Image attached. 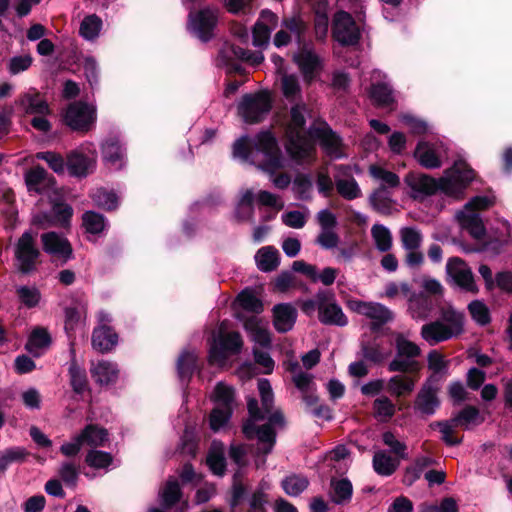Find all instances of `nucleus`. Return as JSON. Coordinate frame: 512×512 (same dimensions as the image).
I'll list each match as a JSON object with an SVG mask.
<instances>
[{"label": "nucleus", "mask_w": 512, "mask_h": 512, "mask_svg": "<svg viewBox=\"0 0 512 512\" xmlns=\"http://www.w3.org/2000/svg\"><path fill=\"white\" fill-rule=\"evenodd\" d=\"M395 348L396 355L388 364L390 372L416 374L422 369V363L418 360L422 351L416 343L410 341L404 334L397 333Z\"/></svg>", "instance_id": "obj_6"}, {"label": "nucleus", "mask_w": 512, "mask_h": 512, "mask_svg": "<svg viewBox=\"0 0 512 512\" xmlns=\"http://www.w3.org/2000/svg\"><path fill=\"white\" fill-rule=\"evenodd\" d=\"M233 157L253 164L268 173L276 188L285 189L289 186L291 178L286 173L274 174L284 167V158L281 155L274 135L269 131L260 132L253 142L247 136L236 140L233 145Z\"/></svg>", "instance_id": "obj_2"}, {"label": "nucleus", "mask_w": 512, "mask_h": 512, "mask_svg": "<svg viewBox=\"0 0 512 512\" xmlns=\"http://www.w3.org/2000/svg\"><path fill=\"white\" fill-rule=\"evenodd\" d=\"M433 460L429 456H419L417 457L413 464L408 466L405 470L404 476H403V483L407 486H411L415 481H417L423 471L432 465Z\"/></svg>", "instance_id": "obj_44"}, {"label": "nucleus", "mask_w": 512, "mask_h": 512, "mask_svg": "<svg viewBox=\"0 0 512 512\" xmlns=\"http://www.w3.org/2000/svg\"><path fill=\"white\" fill-rule=\"evenodd\" d=\"M277 24L278 17L275 13L269 10L262 11L253 28V45L259 48L266 47L269 44L271 32Z\"/></svg>", "instance_id": "obj_18"}, {"label": "nucleus", "mask_w": 512, "mask_h": 512, "mask_svg": "<svg viewBox=\"0 0 512 512\" xmlns=\"http://www.w3.org/2000/svg\"><path fill=\"white\" fill-rule=\"evenodd\" d=\"M371 236L378 251L386 253L391 250L393 237L386 226L374 224L371 228Z\"/></svg>", "instance_id": "obj_45"}, {"label": "nucleus", "mask_w": 512, "mask_h": 512, "mask_svg": "<svg viewBox=\"0 0 512 512\" xmlns=\"http://www.w3.org/2000/svg\"><path fill=\"white\" fill-rule=\"evenodd\" d=\"M93 202L100 208L105 210H113L118 206V197L112 192L104 188H97L91 194Z\"/></svg>", "instance_id": "obj_55"}, {"label": "nucleus", "mask_w": 512, "mask_h": 512, "mask_svg": "<svg viewBox=\"0 0 512 512\" xmlns=\"http://www.w3.org/2000/svg\"><path fill=\"white\" fill-rule=\"evenodd\" d=\"M349 167L337 166L338 175L335 176V187L338 194L346 200H354L361 197L362 192L353 176L349 173Z\"/></svg>", "instance_id": "obj_22"}, {"label": "nucleus", "mask_w": 512, "mask_h": 512, "mask_svg": "<svg viewBox=\"0 0 512 512\" xmlns=\"http://www.w3.org/2000/svg\"><path fill=\"white\" fill-rule=\"evenodd\" d=\"M308 485V479L305 476L297 474H291L285 477L281 482V486L285 493L292 497L300 495Z\"/></svg>", "instance_id": "obj_52"}, {"label": "nucleus", "mask_w": 512, "mask_h": 512, "mask_svg": "<svg viewBox=\"0 0 512 512\" xmlns=\"http://www.w3.org/2000/svg\"><path fill=\"white\" fill-rule=\"evenodd\" d=\"M70 384L74 392L81 394L87 389L88 381L86 372L73 358L69 366Z\"/></svg>", "instance_id": "obj_54"}, {"label": "nucleus", "mask_w": 512, "mask_h": 512, "mask_svg": "<svg viewBox=\"0 0 512 512\" xmlns=\"http://www.w3.org/2000/svg\"><path fill=\"white\" fill-rule=\"evenodd\" d=\"M235 392L232 386L219 382L211 395L215 407L210 413V428L219 431L229 421L234 407Z\"/></svg>", "instance_id": "obj_7"}, {"label": "nucleus", "mask_w": 512, "mask_h": 512, "mask_svg": "<svg viewBox=\"0 0 512 512\" xmlns=\"http://www.w3.org/2000/svg\"><path fill=\"white\" fill-rule=\"evenodd\" d=\"M197 363V355L194 352H183L177 362V370L182 382H188Z\"/></svg>", "instance_id": "obj_53"}, {"label": "nucleus", "mask_w": 512, "mask_h": 512, "mask_svg": "<svg viewBox=\"0 0 512 512\" xmlns=\"http://www.w3.org/2000/svg\"><path fill=\"white\" fill-rule=\"evenodd\" d=\"M369 96L374 104L379 107H388L394 102L393 91L390 85L384 82L372 84Z\"/></svg>", "instance_id": "obj_43"}, {"label": "nucleus", "mask_w": 512, "mask_h": 512, "mask_svg": "<svg viewBox=\"0 0 512 512\" xmlns=\"http://www.w3.org/2000/svg\"><path fill=\"white\" fill-rule=\"evenodd\" d=\"M47 171L40 166L30 169L25 174V182L29 191L41 193L47 183Z\"/></svg>", "instance_id": "obj_50"}, {"label": "nucleus", "mask_w": 512, "mask_h": 512, "mask_svg": "<svg viewBox=\"0 0 512 512\" xmlns=\"http://www.w3.org/2000/svg\"><path fill=\"white\" fill-rule=\"evenodd\" d=\"M17 296L26 308H34L41 301V293L35 286H19L16 289Z\"/></svg>", "instance_id": "obj_57"}, {"label": "nucleus", "mask_w": 512, "mask_h": 512, "mask_svg": "<svg viewBox=\"0 0 512 512\" xmlns=\"http://www.w3.org/2000/svg\"><path fill=\"white\" fill-rule=\"evenodd\" d=\"M223 326V324L221 325ZM220 328L218 337L214 338L209 350V363L222 367L225 365L229 355L240 352L243 341L238 332L223 333Z\"/></svg>", "instance_id": "obj_9"}, {"label": "nucleus", "mask_w": 512, "mask_h": 512, "mask_svg": "<svg viewBox=\"0 0 512 512\" xmlns=\"http://www.w3.org/2000/svg\"><path fill=\"white\" fill-rule=\"evenodd\" d=\"M90 373L100 385L114 383L119 377L117 364L108 360H99L96 363H92Z\"/></svg>", "instance_id": "obj_29"}, {"label": "nucleus", "mask_w": 512, "mask_h": 512, "mask_svg": "<svg viewBox=\"0 0 512 512\" xmlns=\"http://www.w3.org/2000/svg\"><path fill=\"white\" fill-rule=\"evenodd\" d=\"M272 100L267 92L245 94L237 106L238 114L249 124L261 122L270 112Z\"/></svg>", "instance_id": "obj_8"}, {"label": "nucleus", "mask_w": 512, "mask_h": 512, "mask_svg": "<svg viewBox=\"0 0 512 512\" xmlns=\"http://www.w3.org/2000/svg\"><path fill=\"white\" fill-rule=\"evenodd\" d=\"M96 164L95 151H89L88 154L81 150L72 151L67 156V169L69 173L76 177H86L91 173Z\"/></svg>", "instance_id": "obj_20"}, {"label": "nucleus", "mask_w": 512, "mask_h": 512, "mask_svg": "<svg viewBox=\"0 0 512 512\" xmlns=\"http://www.w3.org/2000/svg\"><path fill=\"white\" fill-rule=\"evenodd\" d=\"M65 330L67 333L73 332L79 325L84 324L87 318V302L75 300L64 310Z\"/></svg>", "instance_id": "obj_30"}, {"label": "nucleus", "mask_w": 512, "mask_h": 512, "mask_svg": "<svg viewBox=\"0 0 512 512\" xmlns=\"http://www.w3.org/2000/svg\"><path fill=\"white\" fill-rule=\"evenodd\" d=\"M61 481L71 488H75L78 482V467L71 462H63L58 470Z\"/></svg>", "instance_id": "obj_64"}, {"label": "nucleus", "mask_w": 512, "mask_h": 512, "mask_svg": "<svg viewBox=\"0 0 512 512\" xmlns=\"http://www.w3.org/2000/svg\"><path fill=\"white\" fill-rule=\"evenodd\" d=\"M306 106L296 104L291 108V118L287 126V151L298 162L310 161L314 157L315 147L311 141L310 129L305 131Z\"/></svg>", "instance_id": "obj_4"}, {"label": "nucleus", "mask_w": 512, "mask_h": 512, "mask_svg": "<svg viewBox=\"0 0 512 512\" xmlns=\"http://www.w3.org/2000/svg\"><path fill=\"white\" fill-rule=\"evenodd\" d=\"M401 244L404 250L420 249L423 235L416 227H402L399 231Z\"/></svg>", "instance_id": "obj_51"}, {"label": "nucleus", "mask_w": 512, "mask_h": 512, "mask_svg": "<svg viewBox=\"0 0 512 512\" xmlns=\"http://www.w3.org/2000/svg\"><path fill=\"white\" fill-rule=\"evenodd\" d=\"M318 318L326 325L345 326L348 319L336 302L335 295L331 291L321 290L317 292Z\"/></svg>", "instance_id": "obj_13"}, {"label": "nucleus", "mask_w": 512, "mask_h": 512, "mask_svg": "<svg viewBox=\"0 0 512 512\" xmlns=\"http://www.w3.org/2000/svg\"><path fill=\"white\" fill-rule=\"evenodd\" d=\"M439 406L437 391L430 384H425L415 400V409L425 415H432Z\"/></svg>", "instance_id": "obj_34"}, {"label": "nucleus", "mask_w": 512, "mask_h": 512, "mask_svg": "<svg viewBox=\"0 0 512 512\" xmlns=\"http://www.w3.org/2000/svg\"><path fill=\"white\" fill-rule=\"evenodd\" d=\"M244 328L249 333L251 339L262 347H269L271 344L270 332L267 324L259 317L251 316L244 322Z\"/></svg>", "instance_id": "obj_31"}, {"label": "nucleus", "mask_w": 512, "mask_h": 512, "mask_svg": "<svg viewBox=\"0 0 512 512\" xmlns=\"http://www.w3.org/2000/svg\"><path fill=\"white\" fill-rule=\"evenodd\" d=\"M18 103L27 114L47 115L50 112L48 103L35 89L21 95Z\"/></svg>", "instance_id": "obj_28"}, {"label": "nucleus", "mask_w": 512, "mask_h": 512, "mask_svg": "<svg viewBox=\"0 0 512 512\" xmlns=\"http://www.w3.org/2000/svg\"><path fill=\"white\" fill-rule=\"evenodd\" d=\"M283 28L274 36V45L277 47L286 46L292 37L300 41L306 26L304 22L297 17L285 19L282 23Z\"/></svg>", "instance_id": "obj_26"}, {"label": "nucleus", "mask_w": 512, "mask_h": 512, "mask_svg": "<svg viewBox=\"0 0 512 512\" xmlns=\"http://www.w3.org/2000/svg\"><path fill=\"white\" fill-rule=\"evenodd\" d=\"M446 271L459 287L467 291L474 292L476 290L472 271L461 258H450L446 265Z\"/></svg>", "instance_id": "obj_19"}, {"label": "nucleus", "mask_w": 512, "mask_h": 512, "mask_svg": "<svg viewBox=\"0 0 512 512\" xmlns=\"http://www.w3.org/2000/svg\"><path fill=\"white\" fill-rule=\"evenodd\" d=\"M217 22L218 10L212 7H205L189 14L188 26L193 34L206 42L213 37Z\"/></svg>", "instance_id": "obj_14"}, {"label": "nucleus", "mask_w": 512, "mask_h": 512, "mask_svg": "<svg viewBox=\"0 0 512 512\" xmlns=\"http://www.w3.org/2000/svg\"><path fill=\"white\" fill-rule=\"evenodd\" d=\"M496 198L493 194L477 195L470 199L464 208L457 212L456 217L461 227L469 232L476 240L483 239L485 227L478 211L486 210L494 206Z\"/></svg>", "instance_id": "obj_5"}, {"label": "nucleus", "mask_w": 512, "mask_h": 512, "mask_svg": "<svg viewBox=\"0 0 512 512\" xmlns=\"http://www.w3.org/2000/svg\"><path fill=\"white\" fill-rule=\"evenodd\" d=\"M311 141L318 140L324 151L333 158L343 157L340 138L325 122H316L310 127Z\"/></svg>", "instance_id": "obj_16"}, {"label": "nucleus", "mask_w": 512, "mask_h": 512, "mask_svg": "<svg viewBox=\"0 0 512 512\" xmlns=\"http://www.w3.org/2000/svg\"><path fill=\"white\" fill-rule=\"evenodd\" d=\"M258 390L261 397L262 409L258 407V401L254 398L248 400L247 406L249 419L242 427V432L247 439L258 440V452L269 454L276 441V433L273 426L282 427L284 417L279 410H273V393L270 382L267 379L258 381Z\"/></svg>", "instance_id": "obj_1"}, {"label": "nucleus", "mask_w": 512, "mask_h": 512, "mask_svg": "<svg viewBox=\"0 0 512 512\" xmlns=\"http://www.w3.org/2000/svg\"><path fill=\"white\" fill-rule=\"evenodd\" d=\"M78 435L83 445L92 448L102 447L108 441V431L95 424L85 426Z\"/></svg>", "instance_id": "obj_37"}, {"label": "nucleus", "mask_w": 512, "mask_h": 512, "mask_svg": "<svg viewBox=\"0 0 512 512\" xmlns=\"http://www.w3.org/2000/svg\"><path fill=\"white\" fill-rule=\"evenodd\" d=\"M96 107L81 101L68 105L63 120L65 124L74 131L88 132L96 122Z\"/></svg>", "instance_id": "obj_11"}, {"label": "nucleus", "mask_w": 512, "mask_h": 512, "mask_svg": "<svg viewBox=\"0 0 512 512\" xmlns=\"http://www.w3.org/2000/svg\"><path fill=\"white\" fill-rule=\"evenodd\" d=\"M83 226L88 233L99 234L105 229L106 221L103 215L87 211L83 215Z\"/></svg>", "instance_id": "obj_61"}, {"label": "nucleus", "mask_w": 512, "mask_h": 512, "mask_svg": "<svg viewBox=\"0 0 512 512\" xmlns=\"http://www.w3.org/2000/svg\"><path fill=\"white\" fill-rule=\"evenodd\" d=\"M369 173L373 178L380 181L385 186L393 188L400 184V179L397 174L380 166L371 165L369 167Z\"/></svg>", "instance_id": "obj_62"}, {"label": "nucleus", "mask_w": 512, "mask_h": 512, "mask_svg": "<svg viewBox=\"0 0 512 512\" xmlns=\"http://www.w3.org/2000/svg\"><path fill=\"white\" fill-rule=\"evenodd\" d=\"M112 461L113 458L110 453L96 449L90 450L85 458L87 465L95 469L108 468Z\"/></svg>", "instance_id": "obj_60"}, {"label": "nucleus", "mask_w": 512, "mask_h": 512, "mask_svg": "<svg viewBox=\"0 0 512 512\" xmlns=\"http://www.w3.org/2000/svg\"><path fill=\"white\" fill-rule=\"evenodd\" d=\"M91 344L97 352L109 353L118 344V334L108 325H99L92 332Z\"/></svg>", "instance_id": "obj_23"}, {"label": "nucleus", "mask_w": 512, "mask_h": 512, "mask_svg": "<svg viewBox=\"0 0 512 512\" xmlns=\"http://www.w3.org/2000/svg\"><path fill=\"white\" fill-rule=\"evenodd\" d=\"M441 319V322L445 324L446 328L451 330L453 336L462 331L463 315L460 312L452 308L443 309Z\"/></svg>", "instance_id": "obj_59"}, {"label": "nucleus", "mask_w": 512, "mask_h": 512, "mask_svg": "<svg viewBox=\"0 0 512 512\" xmlns=\"http://www.w3.org/2000/svg\"><path fill=\"white\" fill-rule=\"evenodd\" d=\"M353 494V486L350 480L346 478L331 480V499L335 504L342 505L348 503Z\"/></svg>", "instance_id": "obj_40"}, {"label": "nucleus", "mask_w": 512, "mask_h": 512, "mask_svg": "<svg viewBox=\"0 0 512 512\" xmlns=\"http://www.w3.org/2000/svg\"><path fill=\"white\" fill-rule=\"evenodd\" d=\"M417 379L409 373L392 376L387 382V391L395 397H402L414 391Z\"/></svg>", "instance_id": "obj_32"}, {"label": "nucleus", "mask_w": 512, "mask_h": 512, "mask_svg": "<svg viewBox=\"0 0 512 512\" xmlns=\"http://www.w3.org/2000/svg\"><path fill=\"white\" fill-rule=\"evenodd\" d=\"M41 241L44 251L55 257L67 259L72 253L68 240L55 232L42 234Z\"/></svg>", "instance_id": "obj_27"}, {"label": "nucleus", "mask_w": 512, "mask_h": 512, "mask_svg": "<svg viewBox=\"0 0 512 512\" xmlns=\"http://www.w3.org/2000/svg\"><path fill=\"white\" fill-rule=\"evenodd\" d=\"M482 421L483 419L480 416L479 410L473 406L465 407L461 412H459L457 417L452 419V422L464 426L466 429L471 426L478 425L482 423Z\"/></svg>", "instance_id": "obj_58"}, {"label": "nucleus", "mask_w": 512, "mask_h": 512, "mask_svg": "<svg viewBox=\"0 0 512 512\" xmlns=\"http://www.w3.org/2000/svg\"><path fill=\"white\" fill-rule=\"evenodd\" d=\"M347 307L371 321V330L378 331L383 325L392 321L393 312L385 305L378 302H367L362 300H349Z\"/></svg>", "instance_id": "obj_12"}, {"label": "nucleus", "mask_w": 512, "mask_h": 512, "mask_svg": "<svg viewBox=\"0 0 512 512\" xmlns=\"http://www.w3.org/2000/svg\"><path fill=\"white\" fill-rule=\"evenodd\" d=\"M398 466L399 461L385 451H378L373 456V468L378 475L390 476Z\"/></svg>", "instance_id": "obj_41"}, {"label": "nucleus", "mask_w": 512, "mask_h": 512, "mask_svg": "<svg viewBox=\"0 0 512 512\" xmlns=\"http://www.w3.org/2000/svg\"><path fill=\"white\" fill-rule=\"evenodd\" d=\"M431 301L423 295H414L409 299V311L412 318L416 320H424L431 314Z\"/></svg>", "instance_id": "obj_46"}, {"label": "nucleus", "mask_w": 512, "mask_h": 512, "mask_svg": "<svg viewBox=\"0 0 512 512\" xmlns=\"http://www.w3.org/2000/svg\"><path fill=\"white\" fill-rule=\"evenodd\" d=\"M36 233L24 232L16 241L14 256L17 268L21 273L28 274L36 269L40 250L36 244Z\"/></svg>", "instance_id": "obj_10"}, {"label": "nucleus", "mask_w": 512, "mask_h": 512, "mask_svg": "<svg viewBox=\"0 0 512 512\" xmlns=\"http://www.w3.org/2000/svg\"><path fill=\"white\" fill-rule=\"evenodd\" d=\"M257 268L262 272H271L280 264L279 251L273 246L260 248L254 256Z\"/></svg>", "instance_id": "obj_36"}, {"label": "nucleus", "mask_w": 512, "mask_h": 512, "mask_svg": "<svg viewBox=\"0 0 512 512\" xmlns=\"http://www.w3.org/2000/svg\"><path fill=\"white\" fill-rule=\"evenodd\" d=\"M333 36L342 45H355L361 33L353 17L346 11H339L334 15Z\"/></svg>", "instance_id": "obj_15"}, {"label": "nucleus", "mask_w": 512, "mask_h": 512, "mask_svg": "<svg viewBox=\"0 0 512 512\" xmlns=\"http://www.w3.org/2000/svg\"><path fill=\"white\" fill-rule=\"evenodd\" d=\"M103 158L113 169H121L125 164V149L118 139L107 140L102 146Z\"/></svg>", "instance_id": "obj_33"}, {"label": "nucleus", "mask_w": 512, "mask_h": 512, "mask_svg": "<svg viewBox=\"0 0 512 512\" xmlns=\"http://www.w3.org/2000/svg\"><path fill=\"white\" fill-rule=\"evenodd\" d=\"M237 302L246 311L253 313H261L263 311L261 300L249 290L242 291L237 297Z\"/></svg>", "instance_id": "obj_63"}, {"label": "nucleus", "mask_w": 512, "mask_h": 512, "mask_svg": "<svg viewBox=\"0 0 512 512\" xmlns=\"http://www.w3.org/2000/svg\"><path fill=\"white\" fill-rule=\"evenodd\" d=\"M254 200H255V195L252 190L248 189L242 193L241 198L238 202L236 211H235V217L239 221L252 220L253 214H254V208H253Z\"/></svg>", "instance_id": "obj_48"}, {"label": "nucleus", "mask_w": 512, "mask_h": 512, "mask_svg": "<svg viewBox=\"0 0 512 512\" xmlns=\"http://www.w3.org/2000/svg\"><path fill=\"white\" fill-rule=\"evenodd\" d=\"M474 178L473 169L465 161L458 160L451 168L446 169L439 179L423 173L410 172L405 177V183L410 188L413 199L423 200L437 191L447 196L460 197Z\"/></svg>", "instance_id": "obj_3"}, {"label": "nucleus", "mask_w": 512, "mask_h": 512, "mask_svg": "<svg viewBox=\"0 0 512 512\" xmlns=\"http://www.w3.org/2000/svg\"><path fill=\"white\" fill-rule=\"evenodd\" d=\"M187 508L178 480L168 479L162 490V512H184Z\"/></svg>", "instance_id": "obj_17"}, {"label": "nucleus", "mask_w": 512, "mask_h": 512, "mask_svg": "<svg viewBox=\"0 0 512 512\" xmlns=\"http://www.w3.org/2000/svg\"><path fill=\"white\" fill-rule=\"evenodd\" d=\"M51 343L49 333L44 328H36L32 331L26 344V350L35 357L40 356Z\"/></svg>", "instance_id": "obj_38"}, {"label": "nucleus", "mask_w": 512, "mask_h": 512, "mask_svg": "<svg viewBox=\"0 0 512 512\" xmlns=\"http://www.w3.org/2000/svg\"><path fill=\"white\" fill-rule=\"evenodd\" d=\"M396 412L395 404L386 396L377 398L373 403L374 417L379 422H388Z\"/></svg>", "instance_id": "obj_49"}, {"label": "nucleus", "mask_w": 512, "mask_h": 512, "mask_svg": "<svg viewBox=\"0 0 512 512\" xmlns=\"http://www.w3.org/2000/svg\"><path fill=\"white\" fill-rule=\"evenodd\" d=\"M102 29V20L100 17H98L95 14H91L86 16L79 28V34L81 37H83L85 40L93 41L98 36Z\"/></svg>", "instance_id": "obj_47"}, {"label": "nucleus", "mask_w": 512, "mask_h": 512, "mask_svg": "<svg viewBox=\"0 0 512 512\" xmlns=\"http://www.w3.org/2000/svg\"><path fill=\"white\" fill-rule=\"evenodd\" d=\"M273 325L279 333L290 331L297 320V310L290 303H280L273 307Z\"/></svg>", "instance_id": "obj_24"}, {"label": "nucleus", "mask_w": 512, "mask_h": 512, "mask_svg": "<svg viewBox=\"0 0 512 512\" xmlns=\"http://www.w3.org/2000/svg\"><path fill=\"white\" fill-rule=\"evenodd\" d=\"M223 52L231 53L234 58L253 66L261 64L264 60V55L261 51H250L234 44H226Z\"/></svg>", "instance_id": "obj_42"}, {"label": "nucleus", "mask_w": 512, "mask_h": 512, "mask_svg": "<svg viewBox=\"0 0 512 512\" xmlns=\"http://www.w3.org/2000/svg\"><path fill=\"white\" fill-rule=\"evenodd\" d=\"M442 154L441 145L429 142H419L414 151V157L426 169L440 168L442 166Z\"/></svg>", "instance_id": "obj_21"}, {"label": "nucleus", "mask_w": 512, "mask_h": 512, "mask_svg": "<svg viewBox=\"0 0 512 512\" xmlns=\"http://www.w3.org/2000/svg\"><path fill=\"white\" fill-rule=\"evenodd\" d=\"M421 336L430 345H435L452 338L453 334L450 329L446 328L443 322L434 321L422 326Z\"/></svg>", "instance_id": "obj_35"}, {"label": "nucleus", "mask_w": 512, "mask_h": 512, "mask_svg": "<svg viewBox=\"0 0 512 512\" xmlns=\"http://www.w3.org/2000/svg\"><path fill=\"white\" fill-rule=\"evenodd\" d=\"M225 448L221 442L214 441L207 455V465L213 474L222 476L226 469Z\"/></svg>", "instance_id": "obj_39"}, {"label": "nucleus", "mask_w": 512, "mask_h": 512, "mask_svg": "<svg viewBox=\"0 0 512 512\" xmlns=\"http://www.w3.org/2000/svg\"><path fill=\"white\" fill-rule=\"evenodd\" d=\"M294 61L298 65L304 80L311 83L316 79L322 69V63L319 57L311 51L302 50L294 55Z\"/></svg>", "instance_id": "obj_25"}, {"label": "nucleus", "mask_w": 512, "mask_h": 512, "mask_svg": "<svg viewBox=\"0 0 512 512\" xmlns=\"http://www.w3.org/2000/svg\"><path fill=\"white\" fill-rule=\"evenodd\" d=\"M281 86L283 95L287 100L292 102L301 99V87L295 75L284 74L281 78Z\"/></svg>", "instance_id": "obj_56"}]
</instances>
